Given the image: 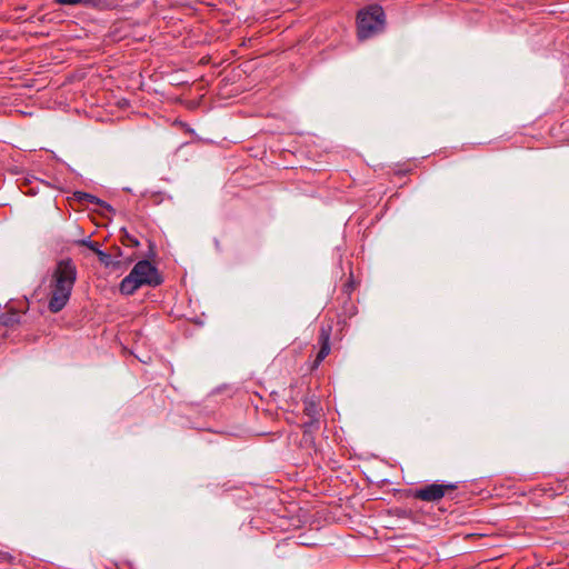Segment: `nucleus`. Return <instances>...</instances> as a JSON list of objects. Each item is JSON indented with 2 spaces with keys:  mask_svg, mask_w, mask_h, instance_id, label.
Returning a JSON list of instances; mask_svg holds the SVG:
<instances>
[{
  "mask_svg": "<svg viewBox=\"0 0 569 569\" xmlns=\"http://www.w3.org/2000/svg\"><path fill=\"white\" fill-rule=\"evenodd\" d=\"M458 483L432 482L411 491V497L425 502H438L445 497L453 499L452 493L457 490Z\"/></svg>",
  "mask_w": 569,
  "mask_h": 569,
  "instance_id": "obj_3",
  "label": "nucleus"
},
{
  "mask_svg": "<svg viewBox=\"0 0 569 569\" xmlns=\"http://www.w3.org/2000/svg\"><path fill=\"white\" fill-rule=\"evenodd\" d=\"M331 332H332V327L330 325L320 327L319 336H318L319 351L311 365V368H310L311 370H316L320 366V363L329 356V353L331 351V345H330Z\"/></svg>",
  "mask_w": 569,
  "mask_h": 569,
  "instance_id": "obj_6",
  "label": "nucleus"
},
{
  "mask_svg": "<svg viewBox=\"0 0 569 569\" xmlns=\"http://www.w3.org/2000/svg\"><path fill=\"white\" fill-rule=\"evenodd\" d=\"M78 277V269L71 258H64L57 261L52 273L50 283L56 287L73 290Z\"/></svg>",
  "mask_w": 569,
  "mask_h": 569,
  "instance_id": "obj_4",
  "label": "nucleus"
},
{
  "mask_svg": "<svg viewBox=\"0 0 569 569\" xmlns=\"http://www.w3.org/2000/svg\"><path fill=\"white\" fill-rule=\"evenodd\" d=\"M303 430V439L308 442H313V433L320 429V418H308L301 425Z\"/></svg>",
  "mask_w": 569,
  "mask_h": 569,
  "instance_id": "obj_10",
  "label": "nucleus"
},
{
  "mask_svg": "<svg viewBox=\"0 0 569 569\" xmlns=\"http://www.w3.org/2000/svg\"><path fill=\"white\" fill-rule=\"evenodd\" d=\"M288 545H289V542H287V541H282L281 543H278V545H277V549H280L281 547H283V546H288Z\"/></svg>",
  "mask_w": 569,
  "mask_h": 569,
  "instance_id": "obj_16",
  "label": "nucleus"
},
{
  "mask_svg": "<svg viewBox=\"0 0 569 569\" xmlns=\"http://www.w3.org/2000/svg\"><path fill=\"white\" fill-rule=\"evenodd\" d=\"M20 322V317L18 312L10 311L0 313V327H13L14 325Z\"/></svg>",
  "mask_w": 569,
  "mask_h": 569,
  "instance_id": "obj_11",
  "label": "nucleus"
},
{
  "mask_svg": "<svg viewBox=\"0 0 569 569\" xmlns=\"http://www.w3.org/2000/svg\"><path fill=\"white\" fill-rule=\"evenodd\" d=\"M163 282L156 266L149 260L138 261L121 282L119 290L122 295L131 296L143 286L158 287Z\"/></svg>",
  "mask_w": 569,
  "mask_h": 569,
  "instance_id": "obj_1",
  "label": "nucleus"
},
{
  "mask_svg": "<svg viewBox=\"0 0 569 569\" xmlns=\"http://www.w3.org/2000/svg\"><path fill=\"white\" fill-rule=\"evenodd\" d=\"M386 16L382 7L369 6L359 11L357 17L358 37L363 40L381 32L385 28Z\"/></svg>",
  "mask_w": 569,
  "mask_h": 569,
  "instance_id": "obj_2",
  "label": "nucleus"
},
{
  "mask_svg": "<svg viewBox=\"0 0 569 569\" xmlns=\"http://www.w3.org/2000/svg\"><path fill=\"white\" fill-rule=\"evenodd\" d=\"M96 254L98 256L99 261L106 267L116 266V264L118 266L120 263L119 261L113 262L111 254H109L100 249Z\"/></svg>",
  "mask_w": 569,
  "mask_h": 569,
  "instance_id": "obj_12",
  "label": "nucleus"
},
{
  "mask_svg": "<svg viewBox=\"0 0 569 569\" xmlns=\"http://www.w3.org/2000/svg\"><path fill=\"white\" fill-rule=\"evenodd\" d=\"M50 288V298L48 301V309L52 313L60 312L69 302L72 291L69 289H64L62 287H56L54 284H49Z\"/></svg>",
  "mask_w": 569,
  "mask_h": 569,
  "instance_id": "obj_7",
  "label": "nucleus"
},
{
  "mask_svg": "<svg viewBox=\"0 0 569 569\" xmlns=\"http://www.w3.org/2000/svg\"><path fill=\"white\" fill-rule=\"evenodd\" d=\"M73 199L81 203H94L106 209L109 212H113V208L107 203L106 201L99 199L94 194L84 192V191H74Z\"/></svg>",
  "mask_w": 569,
  "mask_h": 569,
  "instance_id": "obj_8",
  "label": "nucleus"
},
{
  "mask_svg": "<svg viewBox=\"0 0 569 569\" xmlns=\"http://www.w3.org/2000/svg\"><path fill=\"white\" fill-rule=\"evenodd\" d=\"M303 415L308 418H321L322 407L320 401L315 397H307L303 399Z\"/></svg>",
  "mask_w": 569,
  "mask_h": 569,
  "instance_id": "obj_9",
  "label": "nucleus"
},
{
  "mask_svg": "<svg viewBox=\"0 0 569 569\" xmlns=\"http://www.w3.org/2000/svg\"><path fill=\"white\" fill-rule=\"evenodd\" d=\"M76 243L78 246L87 247L88 249H90L94 253H97L99 251V249H100L99 248V243L96 242V241L90 240L89 238L77 240Z\"/></svg>",
  "mask_w": 569,
  "mask_h": 569,
  "instance_id": "obj_13",
  "label": "nucleus"
},
{
  "mask_svg": "<svg viewBox=\"0 0 569 569\" xmlns=\"http://www.w3.org/2000/svg\"><path fill=\"white\" fill-rule=\"evenodd\" d=\"M122 231H123L122 243L124 246H130V247H139L140 246V242L136 237L129 234L126 230H122Z\"/></svg>",
  "mask_w": 569,
  "mask_h": 569,
  "instance_id": "obj_14",
  "label": "nucleus"
},
{
  "mask_svg": "<svg viewBox=\"0 0 569 569\" xmlns=\"http://www.w3.org/2000/svg\"><path fill=\"white\" fill-rule=\"evenodd\" d=\"M84 0H56L57 3L62 6H76L82 3Z\"/></svg>",
  "mask_w": 569,
  "mask_h": 569,
  "instance_id": "obj_15",
  "label": "nucleus"
},
{
  "mask_svg": "<svg viewBox=\"0 0 569 569\" xmlns=\"http://www.w3.org/2000/svg\"><path fill=\"white\" fill-rule=\"evenodd\" d=\"M78 277V269L71 258H64L57 261L52 273L50 283L56 287L73 290Z\"/></svg>",
  "mask_w": 569,
  "mask_h": 569,
  "instance_id": "obj_5",
  "label": "nucleus"
}]
</instances>
